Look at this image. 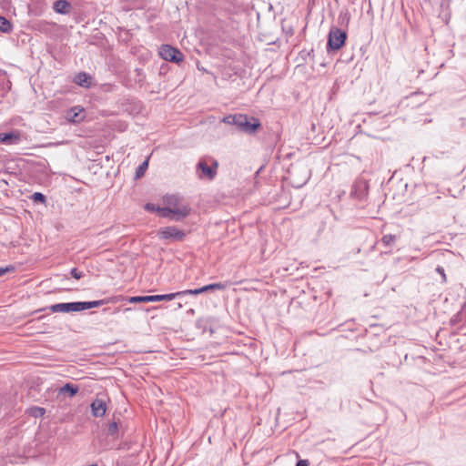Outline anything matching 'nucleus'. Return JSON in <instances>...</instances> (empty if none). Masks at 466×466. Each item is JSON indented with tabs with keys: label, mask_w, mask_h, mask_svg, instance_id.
<instances>
[{
	"label": "nucleus",
	"mask_w": 466,
	"mask_h": 466,
	"mask_svg": "<svg viewBox=\"0 0 466 466\" xmlns=\"http://www.w3.org/2000/svg\"><path fill=\"white\" fill-rule=\"evenodd\" d=\"M237 127L240 132L253 135L261 127V123L256 117H248L247 115L239 114Z\"/></svg>",
	"instance_id": "obj_1"
},
{
	"label": "nucleus",
	"mask_w": 466,
	"mask_h": 466,
	"mask_svg": "<svg viewBox=\"0 0 466 466\" xmlns=\"http://www.w3.org/2000/svg\"><path fill=\"white\" fill-rule=\"evenodd\" d=\"M191 208L188 206H182L181 208H157V212L163 218H170L176 221H179L187 218L190 213Z\"/></svg>",
	"instance_id": "obj_2"
},
{
	"label": "nucleus",
	"mask_w": 466,
	"mask_h": 466,
	"mask_svg": "<svg viewBox=\"0 0 466 466\" xmlns=\"http://www.w3.org/2000/svg\"><path fill=\"white\" fill-rule=\"evenodd\" d=\"M347 40V31H329L327 52L338 51L340 49Z\"/></svg>",
	"instance_id": "obj_3"
},
{
	"label": "nucleus",
	"mask_w": 466,
	"mask_h": 466,
	"mask_svg": "<svg viewBox=\"0 0 466 466\" xmlns=\"http://www.w3.org/2000/svg\"><path fill=\"white\" fill-rule=\"evenodd\" d=\"M158 55L162 59L166 61L177 64L184 60V55L182 54V52L177 47H174L170 45H162L158 48Z\"/></svg>",
	"instance_id": "obj_4"
},
{
	"label": "nucleus",
	"mask_w": 466,
	"mask_h": 466,
	"mask_svg": "<svg viewBox=\"0 0 466 466\" xmlns=\"http://www.w3.org/2000/svg\"><path fill=\"white\" fill-rule=\"evenodd\" d=\"M176 298H180L179 291L175 292V293L163 294V295L135 296V297L128 298L127 300L130 303H147V302H157V301H162V300L169 301Z\"/></svg>",
	"instance_id": "obj_5"
},
{
	"label": "nucleus",
	"mask_w": 466,
	"mask_h": 466,
	"mask_svg": "<svg viewBox=\"0 0 466 466\" xmlns=\"http://www.w3.org/2000/svg\"><path fill=\"white\" fill-rule=\"evenodd\" d=\"M158 236L161 239L182 241L186 237V233L175 226H169L160 228L158 231Z\"/></svg>",
	"instance_id": "obj_6"
},
{
	"label": "nucleus",
	"mask_w": 466,
	"mask_h": 466,
	"mask_svg": "<svg viewBox=\"0 0 466 466\" xmlns=\"http://www.w3.org/2000/svg\"><path fill=\"white\" fill-rule=\"evenodd\" d=\"M228 283L218 282V283H212V284L203 286L199 289L182 290V291H179V293H180V297H183L186 295H198V294L207 292L208 290H215V289L224 290L228 288Z\"/></svg>",
	"instance_id": "obj_7"
},
{
	"label": "nucleus",
	"mask_w": 466,
	"mask_h": 466,
	"mask_svg": "<svg viewBox=\"0 0 466 466\" xmlns=\"http://www.w3.org/2000/svg\"><path fill=\"white\" fill-rule=\"evenodd\" d=\"M218 167V161H213V167L208 166L204 160H200L197 165V169L200 170L204 177L209 180H213L217 175V168Z\"/></svg>",
	"instance_id": "obj_8"
},
{
	"label": "nucleus",
	"mask_w": 466,
	"mask_h": 466,
	"mask_svg": "<svg viewBox=\"0 0 466 466\" xmlns=\"http://www.w3.org/2000/svg\"><path fill=\"white\" fill-rule=\"evenodd\" d=\"M21 141V133L17 130L8 133H0V143L5 145H17Z\"/></svg>",
	"instance_id": "obj_9"
},
{
	"label": "nucleus",
	"mask_w": 466,
	"mask_h": 466,
	"mask_svg": "<svg viewBox=\"0 0 466 466\" xmlns=\"http://www.w3.org/2000/svg\"><path fill=\"white\" fill-rule=\"evenodd\" d=\"M83 112L84 109L82 107L73 106L66 111V118L73 124L80 123L85 118Z\"/></svg>",
	"instance_id": "obj_10"
},
{
	"label": "nucleus",
	"mask_w": 466,
	"mask_h": 466,
	"mask_svg": "<svg viewBox=\"0 0 466 466\" xmlns=\"http://www.w3.org/2000/svg\"><path fill=\"white\" fill-rule=\"evenodd\" d=\"M368 195V186L364 183H359L353 186L350 196L354 198L363 201Z\"/></svg>",
	"instance_id": "obj_11"
},
{
	"label": "nucleus",
	"mask_w": 466,
	"mask_h": 466,
	"mask_svg": "<svg viewBox=\"0 0 466 466\" xmlns=\"http://www.w3.org/2000/svg\"><path fill=\"white\" fill-rule=\"evenodd\" d=\"M74 83L79 86L89 88L92 85V77L86 72L77 73L73 79Z\"/></svg>",
	"instance_id": "obj_12"
},
{
	"label": "nucleus",
	"mask_w": 466,
	"mask_h": 466,
	"mask_svg": "<svg viewBox=\"0 0 466 466\" xmlns=\"http://www.w3.org/2000/svg\"><path fill=\"white\" fill-rule=\"evenodd\" d=\"M106 411V405L103 400L96 399L91 403V412L95 417H102Z\"/></svg>",
	"instance_id": "obj_13"
},
{
	"label": "nucleus",
	"mask_w": 466,
	"mask_h": 466,
	"mask_svg": "<svg viewBox=\"0 0 466 466\" xmlns=\"http://www.w3.org/2000/svg\"><path fill=\"white\" fill-rule=\"evenodd\" d=\"M48 309L52 312L68 313V312L76 311L74 302L56 303V304L51 305Z\"/></svg>",
	"instance_id": "obj_14"
},
{
	"label": "nucleus",
	"mask_w": 466,
	"mask_h": 466,
	"mask_svg": "<svg viewBox=\"0 0 466 466\" xmlns=\"http://www.w3.org/2000/svg\"><path fill=\"white\" fill-rule=\"evenodd\" d=\"M53 9L58 14L66 15L70 13L72 6L66 0H57L54 3Z\"/></svg>",
	"instance_id": "obj_15"
},
{
	"label": "nucleus",
	"mask_w": 466,
	"mask_h": 466,
	"mask_svg": "<svg viewBox=\"0 0 466 466\" xmlns=\"http://www.w3.org/2000/svg\"><path fill=\"white\" fill-rule=\"evenodd\" d=\"M258 39L267 46L276 45L279 42V37H274L270 35L269 31H262L259 33Z\"/></svg>",
	"instance_id": "obj_16"
},
{
	"label": "nucleus",
	"mask_w": 466,
	"mask_h": 466,
	"mask_svg": "<svg viewBox=\"0 0 466 466\" xmlns=\"http://www.w3.org/2000/svg\"><path fill=\"white\" fill-rule=\"evenodd\" d=\"M79 389L77 386L72 383H66L59 389V394H68L69 397H74L78 392Z\"/></svg>",
	"instance_id": "obj_17"
},
{
	"label": "nucleus",
	"mask_w": 466,
	"mask_h": 466,
	"mask_svg": "<svg viewBox=\"0 0 466 466\" xmlns=\"http://www.w3.org/2000/svg\"><path fill=\"white\" fill-rule=\"evenodd\" d=\"M164 201L171 208H181L183 206L180 204V198L176 195L166 196Z\"/></svg>",
	"instance_id": "obj_18"
},
{
	"label": "nucleus",
	"mask_w": 466,
	"mask_h": 466,
	"mask_svg": "<svg viewBox=\"0 0 466 466\" xmlns=\"http://www.w3.org/2000/svg\"><path fill=\"white\" fill-rule=\"evenodd\" d=\"M26 413L34 418H40L46 413V410L42 407L33 406L26 410Z\"/></svg>",
	"instance_id": "obj_19"
},
{
	"label": "nucleus",
	"mask_w": 466,
	"mask_h": 466,
	"mask_svg": "<svg viewBox=\"0 0 466 466\" xmlns=\"http://www.w3.org/2000/svg\"><path fill=\"white\" fill-rule=\"evenodd\" d=\"M148 167V159L144 160L136 169L135 179L141 178Z\"/></svg>",
	"instance_id": "obj_20"
},
{
	"label": "nucleus",
	"mask_w": 466,
	"mask_h": 466,
	"mask_svg": "<svg viewBox=\"0 0 466 466\" xmlns=\"http://www.w3.org/2000/svg\"><path fill=\"white\" fill-rule=\"evenodd\" d=\"M397 239L398 237L396 235L387 234L381 238V242L385 247H392Z\"/></svg>",
	"instance_id": "obj_21"
},
{
	"label": "nucleus",
	"mask_w": 466,
	"mask_h": 466,
	"mask_svg": "<svg viewBox=\"0 0 466 466\" xmlns=\"http://www.w3.org/2000/svg\"><path fill=\"white\" fill-rule=\"evenodd\" d=\"M349 23H350V14L348 12H341L339 16V20H338L339 25L341 27H348Z\"/></svg>",
	"instance_id": "obj_22"
},
{
	"label": "nucleus",
	"mask_w": 466,
	"mask_h": 466,
	"mask_svg": "<svg viewBox=\"0 0 466 466\" xmlns=\"http://www.w3.org/2000/svg\"><path fill=\"white\" fill-rule=\"evenodd\" d=\"M238 116H239V114L226 116L223 117V122L225 124L234 125L237 127Z\"/></svg>",
	"instance_id": "obj_23"
},
{
	"label": "nucleus",
	"mask_w": 466,
	"mask_h": 466,
	"mask_svg": "<svg viewBox=\"0 0 466 466\" xmlns=\"http://www.w3.org/2000/svg\"><path fill=\"white\" fill-rule=\"evenodd\" d=\"M31 199L34 202H39V203L45 204L46 201V197L43 193H41V192H35L31 196Z\"/></svg>",
	"instance_id": "obj_24"
},
{
	"label": "nucleus",
	"mask_w": 466,
	"mask_h": 466,
	"mask_svg": "<svg viewBox=\"0 0 466 466\" xmlns=\"http://www.w3.org/2000/svg\"><path fill=\"white\" fill-rule=\"evenodd\" d=\"M75 303V310L76 311H82L86 309H89V301H76Z\"/></svg>",
	"instance_id": "obj_25"
},
{
	"label": "nucleus",
	"mask_w": 466,
	"mask_h": 466,
	"mask_svg": "<svg viewBox=\"0 0 466 466\" xmlns=\"http://www.w3.org/2000/svg\"><path fill=\"white\" fill-rule=\"evenodd\" d=\"M118 432V425H117V422L116 421H113L111 423H109L108 425V428H107V433L108 435L110 436H116Z\"/></svg>",
	"instance_id": "obj_26"
},
{
	"label": "nucleus",
	"mask_w": 466,
	"mask_h": 466,
	"mask_svg": "<svg viewBox=\"0 0 466 466\" xmlns=\"http://www.w3.org/2000/svg\"><path fill=\"white\" fill-rule=\"evenodd\" d=\"M111 300H112V299L89 301V308L90 309L97 308V307H100V306H103V305L108 303Z\"/></svg>",
	"instance_id": "obj_27"
},
{
	"label": "nucleus",
	"mask_w": 466,
	"mask_h": 466,
	"mask_svg": "<svg viewBox=\"0 0 466 466\" xmlns=\"http://www.w3.org/2000/svg\"><path fill=\"white\" fill-rule=\"evenodd\" d=\"M10 26V22L5 16L0 15V29H9Z\"/></svg>",
	"instance_id": "obj_28"
},
{
	"label": "nucleus",
	"mask_w": 466,
	"mask_h": 466,
	"mask_svg": "<svg viewBox=\"0 0 466 466\" xmlns=\"http://www.w3.org/2000/svg\"><path fill=\"white\" fill-rule=\"evenodd\" d=\"M71 276L76 279H80L84 277V273L82 271H79L76 268H74L70 271Z\"/></svg>",
	"instance_id": "obj_29"
},
{
	"label": "nucleus",
	"mask_w": 466,
	"mask_h": 466,
	"mask_svg": "<svg viewBox=\"0 0 466 466\" xmlns=\"http://www.w3.org/2000/svg\"><path fill=\"white\" fill-rule=\"evenodd\" d=\"M436 271L441 276L442 282H446L447 278H446V274H445L444 268L442 267H441V266H438L436 268Z\"/></svg>",
	"instance_id": "obj_30"
},
{
	"label": "nucleus",
	"mask_w": 466,
	"mask_h": 466,
	"mask_svg": "<svg viewBox=\"0 0 466 466\" xmlns=\"http://www.w3.org/2000/svg\"><path fill=\"white\" fill-rule=\"evenodd\" d=\"M157 208L158 207H156V205L153 204V203H147L145 205V209L147 210V211H150V212H155V211L157 212Z\"/></svg>",
	"instance_id": "obj_31"
},
{
	"label": "nucleus",
	"mask_w": 466,
	"mask_h": 466,
	"mask_svg": "<svg viewBox=\"0 0 466 466\" xmlns=\"http://www.w3.org/2000/svg\"><path fill=\"white\" fill-rule=\"evenodd\" d=\"M15 268L13 266L5 267V268H0V277L4 276L7 272L13 271Z\"/></svg>",
	"instance_id": "obj_32"
},
{
	"label": "nucleus",
	"mask_w": 466,
	"mask_h": 466,
	"mask_svg": "<svg viewBox=\"0 0 466 466\" xmlns=\"http://www.w3.org/2000/svg\"><path fill=\"white\" fill-rule=\"evenodd\" d=\"M296 466H309V461L307 460H299Z\"/></svg>",
	"instance_id": "obj_33"
},
{
	"label": "nucleus",
	"mask_w": 466,
	"mask_h": 466,
	"mask_svg": "<svg viewBox=\"0 0 466 466\" xmlns=\"http://www.w3.org/2000/svg\"><path fill=\"white\" fill-rule=\"evenodd\" d=\"M120 311V309L119 308H116L114 310H113V314H116V313H118Z\"/></svg>",
	"instance_id": "obj_34"
},
{
	"label": "nucleus",
	"mask_w": 466,
	"mask_h": 466,
	"mask_svg": "<svg viewBox=\"0 0 466 466\" xmlns=\"http://www.w3.org/2000/svg\"><path fill=\"white\" fill-rule=\"evenodd\" d=\"M461 121H462V125H463L464 127H466V116H465V117H463V118H461Z\"/></svg>",
	"instance_id": "obj_35"
},
{
	"label": "nucleus",
	"mask_w": 466,
	"mask_h": 466,
	"mask_svg": "<svg viewBox=\"0 0 466 466\" xmlns=\"http://www.w3.org/2000/svg\"><path fill=\"white\" fill-rule=\"evenodd\" d=\"M291 33H292V31L289 30L287 35H292Z\"/></svg>",
	"instance_id": "obj_36"
},
{
	"label": "nucleus",
	"mask_w": 466,
	"mask_h": 466,
	"mask_svg": "<svg viewBox=\"0 0 466 466\" xmlns=\"http://www.w3.org/2000/svg\"><path fill=\"white\" fill-rule=\"evenodd\" d=\"M107 310H109V309H108V308H106V309H103V311H104V312H106V311H107Z\"/></svg>",
	"instance_id": "obj_37"
},
{
	"label": "nucleus",
	"mask_w": 466,
	"mask_h": 466,
	"mask_svg": "<svg viewBox=\"0 0 466 466\" xmlns=\"http://www.w3.org/2000/svg\"><path fill=\"white\" fill-rule=\"evenodd\" d=\"M463 310H466V305L463 306Z\"/></svg>",
	"instance_id": "obj_38"
},
{
	"label": "nucleus",
	"mask_w": 466,
	"mask_h": 466,
	"mask_svg": "<svg viewBox=\"0 0 466 466\" xmlns=\"http://www.w3.org/2000/svg\"><path fill=\"white\" fill-rule=\"evenodd\" d=\"M89 466H97V465H96V463H94V464H91V465H89Z\"/></svg>",
	"instance_id": "obj_39"
}]
</instances>
